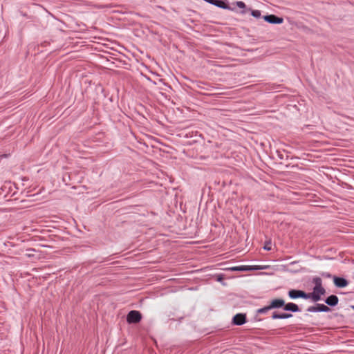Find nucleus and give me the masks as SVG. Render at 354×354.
<instances>
[{
    "instance_id": "f257e3e1",
    "label": "nucleus",
    "mask_w": 354,
    "mask_h": 354,
    "mask_svg": "<svg viewBox=\"0 0 354 354\" xmlns=\"http://www.w3.org/2000/svg\"><path fill=\"white\" fill-rule=\"evenodd\" d=\"M196 134H194L193 131L189 129H183L178 131V143L182 145H192L197 140L194 138Z\"/></svg>"
},
{
    "instance_id": "f03ea898",
    "label": "nucleus",
    "mask_w": 354,
    "mask_h": 354,
    "mask_svg": "<svg viewBox=\"0 0 354 354\" xmlns=\"http://www.w3.org/2000/svg\"><path fill=\"white\" fill-rule=\"evenodd\" d=\"M326 295V289L322 286L313 287V292H308L309 299L314 302L321 300V297Z\"/></svg>"
},
{
    "instance_id": "7ed1b4c3",
    "label": "nucleus",
    "mask_w": 354,
    "mask_h": 354,
    "mask_svg": "<svg viewBox=\"0 0 354 354\" xmlns=\"http://www.w3.org/2000/svg\"><path fill=\"white\" fill-rule=\"evenodd\" d=\"M142 318V313L136 310H130L127 315V322L129 324H133L139 323Z\"/></svg>"
},
{
    "instance_id": "20e7f679",
    "label": "nucleus",
    "mask_w": 354,
    "mask_h": 354,
    "mask_svg": "<svg viewBox=\"0 0 354 354\" xmlns=\"http://www.w3.org/2000/svg\"><path fill=\"white\" fill-rule=\"evenodd\" d=\"M288 295L291 299H297L301 298L304 299H309L308 292L298 289H291L288 292Z\"/></svg>"
},
{
    "instance_id": "39448f33",
    "label": "nucleus",
    "mask_w": 354,
    "mask_h": 354,
    "mask_svg": "<svg viewBox=\"0 0 354 354\" xmlns=\"http://www.w3.org/2000/svg\"><path fill=\"white\" fill-rule=\"evenodd\" d=\"M306 311L308 313H318V312L328 313V312L330 311V308L323 304L317 303L315 304V306H309L306 309Z\"/></svg>"
},
{
    "instance_id": "423d86ee",
    "label": "nucleus",
    "mask_w": 354,
    "mask_h": 354,
    "mask_svg": "<svg viewBox=\"0 0 354 354\" xmlns=\"http://www.w3.org/2000/svg\"><path fill=\"white\" fill-rule=\"evenodd\" d=\"M260 269H261V268H259V266H234V267L228 268H226L225 270H230V271H241V272H243V271L257 270H260Z\"/></svg>"
},
{
    "instance_id": "0eeeda50",
    "label": "nucleus",
    "mask_w": 354,
    "mask_h": 354,
    "mask_svg": "<svg viewBox=\"0 0 354 354\" xmlns=\"http://www.w3.org/2000/svg\"><path fill=\"white\" fill-rule=\"evenodd\" d=\"M263 19L268 23L272 24H281L283 21L282 17H279L274 15H268L263 17Z\"/></svg>"
},
{
    "instance_id": "6e6552de",
    "label": "nucleus",
    "mask_w": 354,
    "mask_h": 354,
    "mask_svg": "<svg viewBox=\"0 0 354 354\" xmlns=\"http://www.w3.org/2000/svg\"><path fill=\"white\" fill-rule=\"evenodd\" d=\"M183 221L182 218H180V219L178 218V223L180 222H183ZM192 228H193V227L191 225H189V227H186L185 225H183V228L181 229L180 225L178 224V230L185 231L181 233L178 232V235L179 234L182 235L183 238L188 237V236H190V237L192 236L194 232H193V230H192Z\"/></svg>"
},
{
    "instance_id": "1a4fd4ad",
    "label": "nucleus",
    "mask_w": 354,
    "mask_h": 354,
    "mask_svg": "<svg viewBox=\"0 0 354 354\" xmlns=\"http://www.w3.org/2000/svg\"><path fill=\"white\" fill-rule=\"evenodd\" d=\"M246 322V315L243 313H238L232 318V324L236 326H241Z\"/></svg>"
},
{
    "instance_id": "9d476101",
    "label": "nucleus",
    "mask_w": 354,
    "mask_h": 354,
    "mask_svg": "<svg viewBox=\"0 0 354 354\" xmlns=\"http://www.w3.org/2000/svg\"><path fill=\"white\" fill-rule=\"evenodd\" d=\"M213 5L224 10H231L237 12V10L235 8L231 7L223 0H215Z\"/></svg>"
},
{
    "instance_id": "9b49d317",
    "label": "nucleus",
    "mask_w": 354,
    "mask_h": 354,
    "mask_svg": "<svg viewBox=\"0 0 354 354\" xmlns=\"http://www.w3.org/2000/svg\"><path fill=\"white\" fill-rule=\"evenodd\" d=\"M333 283L337 288H345L348 286V281L344 277L333 276Z\"/></svg>"
},
{
    "instance_id": "f8f14e48",
    "label": "nucleus",
    "mask_w": 354,
    "mask_h": 354,
    "mask_svg": "<svg viewBox=\"0 0 354 354\" xmlns=\"http://www.w3.org/2000/svg\"><path fill=\"white\" fill-rule=\"evenodd\" d=\"M283 310L285 311H290L292 313H297L301 311V309L299 308L298 305L292 302L284 304Z\"/></svg>"
},
{
    "instance_id": "ddd939ff",
    "label": "nucleus",
    "mask_w": 354,
    "mask_h": 354,
    "mask_svg": "<svg viewBox=\"0 0 354 354\" xmlns=\"http://www.w3.org/2000/svg\"><path fill=\"white\" fill-rule=\"evenodd\" d=\"M285 301L282 299H274L271 301L270 304V308L272 309L281 308L284 307Z\"/></svg>"
},
{
    "instance_id": "4468645a",
    "label": "nucleus",
    "mask_w": 354,
    "mask_h": 354,
    "mask_svg": "<svg viewBox=\"0 0 354 354\" xmlns=\"http://www.w3.org/2000/svg\"><path fill=\"white\" fill-rule=\"evenodd\" d=\"M339 299L337 296L331 295L325 299V303L330 306H335L338 304Z\"/></svg>"
},
{
    "instance_id": "2eb2a0df",
    "label": "nucleus",
    "mask_w": 354,
    "mask_h": 354,
    "mask_svg": "<svg viewBox=\"0 0 354 354\" xmlns=\"http://www.w3.org/2000/svg\"><path fill=\"white\" fill-rule=\"evenodd\" d=\"M236 6L241 8V10L239 12L240 14L244 15L250 10V8H248L245 3L243 1H238L234 3Z\"/></svg>"
},
{
    "instance_id": "dca6fc26",
    "label": "nucleus",
    "mask_w": 354,
    "mask_h": 354,
    "mask_svg": "<svg viewBox=\"0 0 354 354\" xmlns=\"http://www.w3.org/2000/svg\"><path fill=\"white\" fill-rule=\"evenodd\" d=\"M276 153L277 154L278 158L281 160H288L289 158L288 152L286 151H281L279 150H277Z\"/></svg>"
},
{
    "instance_id": "f3484780",
    "label": "nucleus",
    "mask_w": 354,
    "mask_h": 354,
    "mask_svg": "<svg viewBox=\"0 0 354 354\" xmlns=\"http://www.w3.org/2000/svg\"><path fill=\"white\" fill-rule=\"evenodd\" d=\"M312 282L314 283V287L322 286V280L320 277H315L313 278Z\"/></svg>"
},
{
    "instance_id": "a211bd4d",
    "label": "nucleus",
    "mask_w": 354,
    "mask_h": 354,
    "mask_svg": "<svg viewBox=\"0 0 354 354\" xmlns=\"http://www.w3.org/2000/svg\"><path fill=\"white\" fill-rule=\"evenodd\" d=\"M249 11L250 12L251 15L254 18L259 19L261 17V12L259 10H252L250 8V10Z\"/></svg>"
},
{
    "instance_id": "6ab92c4d",
    "label": "nucleus",
    "mask_w": 354,
    "mask_h": 354,
    "mask_svg": "<svg viewBox=\"0 0 354 354\" xmlns=\"http://www.w3.org/2000/svg\"><path fill=\"white\" fill-rule=\"evenodd\" d=\"M271 308H270V306H265V307H263L261 308H259L257 310V314H266L267 313L269 310H270Z\"/></svg>"
},
{
    "instance_id": "aec40b11",
    "label": "nucleus",
    "mask_w": 354,
    "mask_h": 354,
    "mask_svg": "<svg viewBox=\"0 0 354 354\" xmlns=\"http://www.w3.org/2000/svg\"><path fill=\"white\" fill-rule=\"evenodd\" d=\"M292 317L291 313H281V319H289Z\"/></svg>"
},
{
    "instance_id": "412c9836",
    "label": "nucleus",
    "mask_w": 354,
    "mask_h": 354,
    "mask_svg": "<svg viewBox=\"0 0 354 354\" xmlns=\"http://www.w3.org/2000/svg\"><path fill=\"white\" fill-rule=\"evenodd\" d=\"M272 319H281V313H278L277 312H273L271 316Z\"/></svg>"
},
{
    "instance_id": "4be33fe9",
    "label": "nucleus",
    "mask_w": 354,
    "mask_h": 354,
    "mask_svg": "<svg viewBox=\"0 0 354 354\" xmlns=\"http://www.w3.org/2000/svg\"><path fill=\"white\" fill-rule=\"evenodd\" d=\"M263 249L267 251L271 250V249H272L271 242L270 241L266 242L263 246Z\"/></svg>"
},
{
    "instance_id": "5701e85b",
    "label": "nucleus",
    "mask_w": 354,
    "mask_h": 354,
    "mask_svg": "<svg viewBox=\"0 0 354 354\" xmlns=\"http://www.w3.org/2000/svg\"><path fill=\"white\" fill-rule=\"evenodd\" d=\"M320 274L322 277H325V278L330 279V278L333 277V275L329 272H323L320 273Z\"/></svg>"
},
{
    "instance_id": "b1692460",
    "label": "nucleus",
    "mask_w": 354,
    "mask_h": 354,
    "mask_svg": "<svg viewBox=\"0 0 354 354\" xmlns=\"http://www.w3.org/2000/svg\"><path fill=\"white\" fill-rule=\"evenodd\" d=\"M216 279L217 281L221 282L224 279L223 274H218L216 275Z\"/></svg>"
},
{
    "instance_id": "393cba45",
    "label": "nucleus",
    "mask_w": 354,
    "mask_h": 354,
    "mask_svg": "<svg viewBox=\"0 0 354 354\" xmlns=\"http://www.w3.org/2000/svg\"><path fill=\"white\" fill-rule=\"evenodd\" d=\"M177 198V194L174 195V205L176 206L177 201H176Z\"/></svg>"
},
{
    "instance_id": "a878e982",
    "label": "nucleus",
    "mask_w": 354,
    "mask_h": 354,
    "mask_svg": "<svg viewBox=\"0 0 354 354\" xmlns=\"http://www.w3.org/2000/svg\"><path fill=\"white\" fill-rule=\"evenodd\" d=\"M168 317H169V319L174 320V321L175 320V318L173 317H171L170 315H168Z\"/></svg>"
},
{
    "instance_id": "bb28decb",
    "label": "nucleus",
    "mask_w": 354,
    "mask_h": 354,
    "mask_svg": "<svg viewBox=\"0 0 354 354\" xmlns=\"http://www.w3.org/2000/svg\"><path fill=\"white\" fill-rule=\"evenodd\" d=\"M22 15H23L24 17H28V16H27V15H26V13H23V14H22Z\"/></svg>"
},
{
    "instance_id": "cd10ccee",
    "label": "nucleus",
    "mask_w": 354,
    "mask_h": 354,
    "mask_svg": "<svg viewBox=\"0 0 354 354\" xmlns=\"http://www.w3.org/2000/svg\"><path fill=\"white\" fill-rule=\"evenodd\" d=\"M352 308L354 310V306H352Z\"/></svg>"
}]
</instances>
